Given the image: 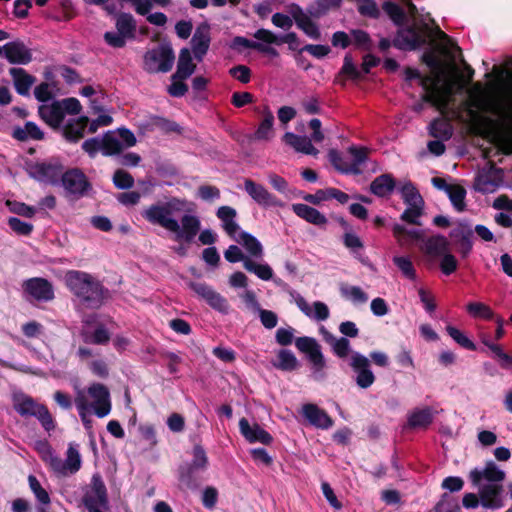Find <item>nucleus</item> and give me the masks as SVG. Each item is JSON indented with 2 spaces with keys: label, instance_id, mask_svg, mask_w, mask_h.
Instances as JSON below:
<instances>
[{
  "label": "nucleus",
  "instance_id": "1",
  "mask_svg": "<svg viewBox=\"0 0 512 512\" xmlns=\"http://www.w3.org/2000/svg\"><path fill=\"white\" fill-rule=\"evenodd\" d=\"M187 200L170 197L167 201H158L141 212V216L150 224L158 225L175 234L176 241L190 244L194 241L201 228V221L195 215L184 214L180 223L176 215L187 210Z\"/></svg>",
  "mask_w": 512,
  "mask_h": 512
},
{
  "label": "nucleus",
  "instance_id": "2",
  "mask_svg": "<svg viewBox=\"0 0 512 512\" xmlns=\"http://www.w3.org/2000/svg\"><path fill=\"white\" fill-rule=\"evenodd\" d=\"M64 282L79 303L87 309H99L108 299L110 291L93 275L80 271L68 270Z\"/></svg>",
  "mask_w": 512,
  "mask_h": 512
},
{
  "label": "nucleus",
  "instance_id": "3",
  "mask_svg": "<svg viewBox=\"0 0 512 512\" xmlns=\"http://www.w3.org/2000/svg\"><path fill=\"white\" fill-rule=\"evenodd\" d=\"M493 71L506 98V104L495 106L493 109V113L499 116V120L485 117L484 121L500 130L499 137L506 146L504 153L509 155L512 154V133L509 131L512 126V69L495 66Z\"/></svg>",
  "mask_w": 512,
  "mask_h": 512
},
{
  "label": "nucleus",
  "instance_id": "4",
  "mask_svg": "<svg viewBox=\"0 0 512 512\" xmlns=\"http://www.w3.org/2000/svg\"><path fill=\"white\" fill-rule=\"evenodd\" d=\"M429 31L428 24L414 22L405 28H400L392 43L388 38H381L378 46L382 52L387 51L391 45L400 50H416L427 43Z\"/></svg>",
  "mask_w": 512,
  "mask_h": 512
},
{
  "label": "nucleus",
  "instance_id": "5",
  "mask_svg": "<svg viewBox=\"0 0 512 512\" xmlns=\"http://www.w3.org/2000/svg\"><path fill=\"white\" fill-rule=\"evenodd\" d=\"M13 409L21 417H35L40 422L43 429L47 432L56 428V422L45 404L38 403L33 397L22 392L16 391L12 394Z\"/></svg>",
  "mask_w": 512,
  "mask_h": 512
},
{
  "label": "nucleus",
  "instance_id": "6",
  "mask_svg": "<svg viewBox=\"0 0 512 512\" xmlns=\"http://www.w3.org/2000/svg\"><path fill=\"white\" fill-rule=\"evenodd\" d=\"M64 167L58 158H50L44 161L26 159L24 170L30 178L41 182L55 185L59 182Z\"/></svg>",
  "mask_w": 512,
  "mask_h": 512
},
{
  "label": "nucleus",
  "instance_id": "7",
  "mask_svg": "<svg viewBox=\"0 0 512 512\" xmlns=\"http://www.w3.org/2000/svg\"><path fill=\"white\" fill-rule=\"evenodd\" d=\"M175 62V53L169 42L145 52L143 56V69L149 74L167 73L171 71Z\"/></svg>",
  "mask_w": 512,
  "mask_h": 512
},
{
  "label": "nucleus",
  "instance_id": "8",
  "mask_svg": "<svg viewBox=\"0 0 512 512\" xmlns=\"http://www.w3.org/2000/svg\"><path fill=\"white\" fill-rule=\"evenodd\" d=\"M187 285L198 298L205 301L213 310L222 314H228L230 308L228 300L211 285L195 281H189Z\"/></svg>",
  "mask_w": 512,
  "mask_h": 512
},
{
  "label": "nucleus",
  "instance_id": "9",
  "mask_svg": "<svg viewBox=\"0 0 512 512\" xmlns=\"http://www.w3.org/2000/svg\"><path fill=\"white\" fill-rule=\"evenodd\" d=\"M60 180L66 193L77 199L85 196L92 189L91 183L80 168H70L65 172L62 171Z\"/></svg>",
  "mask_w": 512,
  "mask_h": 512
},
{
  "label": "nucleus",
  "instance_id": "10",
  "mask_svg": "<svg viewBox=\"0 0 512 512\" xmlns=\"http://www.w3.org/2000/svg\"><path fill=\"white\" fill-rule=\"evenodd\" d=\"M350 367L356 373V384L362 389H367L375 382V375L370 368V359L359 352H352Z\"/></svg>",
  "mask_w": 512,
  "mask_h": 512
},
{
  "label": "nucleus",
  "instance_id": "11",
  "mask_svg": "<svg viewBox=\"0 0 512 512\" xmlns=\"http://www.w3.org/2000/svg\"><path fill=\"white\" fill-rule=\"evenodd\" d=\"M296 348L307 355L309 362L312 364L315 372L321 371L326 366L321 346L313 337L302 336L295 339Z\"/></svg>",
  "mask_w": 512,
  "mask_h": 512
},
{
  "label": "nucleus",
  "instance_id": "12",
  "mask_svg": "<svg viewBox=\"0 0 512 512\" xmlns=\"http://www.w3.org/2000/svg\"><path fill=\"white\" fill-rule=\"evenodd\" d=\"M503 179V169L489 162L487 170H483L477 174L474 182V189L483 194L493 192Z\"/></svg>",
  "mask_w": 512,
  "mask_h": 512
},
{
  "label": "nucleus",
  "instance_id": "13",
  "mask_svg": "<svg viewBox=\"0 0 512 512\" xmlns=\"http://www.w3.org/2000/svg\"><path fill=\"white\" fill-rule=\"evenodd\" d=\"M469 479L474 487H480L483 480L500 484L505 479V472L500 470L492 461H487L484 469L474 468L469 473Z\"/></svg>",
  "mask_w": 512,
  "mask_h": 512
},
{
  "label": "nucleus",
  "instance_id": "14",
  "mask_svg": "<svg viewBox=\"0 0 512 512\" xmlns=\"http://www.w3.org/2000/svg\"><path fill=\"white\" fill-rule=\"evenodd\" d=\"M23 290L38 301L47 302L54 299L53 286L45 278L35 277L24 281Z\"/></svg>",
  "mask_w": 512,
  "mask_h": 512
},
{
  "label": "nucleus",
  "instance_id": "15",
  "mask_svg": "<svg viewBox=\"0 0 512 512\" xmlns=\"http://www.w3.org/2000/svg\"><path fill=\"white\" fill-rule=\"evenodd\" d=\"M211 27L207 21L200 23L191 39V47L194 57L202 61L207 54L211 42Z\"/></svg>",
  "mask_w": 512,
  "mask_h": 512
},
{
  "label": "nucleus",
  "instance_id": "16",
  "mask_svg": "<svg viewBox=\"0 0 512 512\" xmlns=\"http://www.w3.org/2000/svg\"><path fill=\"white\" fill-rule=\"evenodd\" d=\"M253 36L258 41H261L267 44L268 46H270L271 44L281 45L283 43H287L290 50L298 52L300 50V40L295 32H288L285 35L277 36L268 29L260 28L254 33Z\"/></svg>",
  "mask_w": 512,
  "mask_h": 512
},
{
  "label": "nucleus",
  "instance_id": "17",
  "mask_svg": "<svg viewBox=\"0 0 512 512\" xmlns=\"http://www.w3.org/2000/svg\"><path fill=\"white\" fill-rule=\"evenodd\" d=\"M3 50L4 57L13 65H27L33 59L31 49L21 40L6 43L3 46Z\"/></svg>",
  "mask_w": 512,
  "mask_h": 512
},
{
  "label": "nucleus",
  "instance_id": "18",
  "mask_svg": "<svg viewBox=\"0 0 512 512\" xmlns=\"http://www.w3.org/2000/svg\"><path fill=\"white\" fill-rule=\"evenodd\" d=\"M88 394L95 400L93 404L95 415L99 418L107 416L111 411L108 388L101 383H94L88 388Z\"/></svg>",
  "mask_w": 512,
  "mask_h": 512
},
{
  "label": "nucleus",
  "instance_id": "19",
  "mask_svg": "<svg viewBox=\"0 0 512 512\" xmlns=\"http://www.w3.org/2000/svg\"><path fill=\"white\" fill-rule=\"evenodd\" d=\"M244 189L247 194L260 206H281L280 201L270 193L262 184H258L251 179H245Z\"/></svg>",
  "mask_w": 512,
  "mask_h": 512
},
{
  "label": "nucleus",
  "instance_id": "20",
  "mask_svg": "<svg viewBox=\"0 0 512 512\" xmlns=\"http://www.w3.org/2000/svg\"><path fill=\"white\" fill-rule=\"evenodd\" d=\"M502 484L489 483L479 487L481 506L486 509L496 510L503 507Z\"/></svg>",
  "mask_w": 512,
  "mask_h": 512
},
{
  "label": "nucleus",
  "instance_id": "21",
  "mask_svg": "<svg viewBox=\"0 0 512 512\" xmlns=\"http://www.w3.org/2000/svg\"><path fill=\"white\" fill-rule=\"evenodd\" d=\"M239 429L242 436L250 443L270 445L273 442V437L269 432L257 423L251 426L244 417L239 420Z\"/></svg>",
  "mask_w": 512,
  "mask_h": 512
},
{
  "label": "nucleus",
  "instance_id": "22",
  "mask_svg": "<svg viewBox=\"0 0 512 512\" xmlns=\"http://www.w3.org/2000/svg\"><path fill=\"white\" fill-rule=\"evenodd\" d=\"M291 15L297 27L313 40L321 38L319 26L306 15L299 5H293Z\"/></svg>",
  "mask_w": 512,
  "mask_h": 512
},
{
  "label": "nucleus",
  "instance_id": "23",
  "mask_svg": "<svg viewBox=\"0 0 512 512\" xmlns=\"http://www.w3.org/2000/svg\"><path fill=\"white\" fill-rule=\"evenodd\" d=\"M302 414L311 425L317 428L329 429L334 424L333 419L327 414V412L320 409L315 404L309 403L303 405Z\"/></svg>",
  "mask_w": 512,
  "mask_h": 512
},
{
  "label": "nucleus",
  "instance_id": "24",
  "mask_svg": "<svg viewBox=\"0 0 512 512\" xmlns=\"http://www.w3.org/2000/svg\"><path fill=\"white\" fill-rule=\"evenodd\" d=\"M38 114L39 117L54 130L60 129L64 120L60 101H54L51 105L39 106Z\"/></svg>",
  "mask_w": 512,
  "mask_h": 512
},
{
  "label": "nucleus",
  "instance_id": "25",
  "mask_svg": "<svg viewBox=\"0 0 512 512\" xmlns=\"http://www.w3.org/2000/svg\"><path fill=\"white\" fill-rule=\"evenodd\" d=\"M89 124L87 116H80L77 119H69L62 128V135L69 143H77L84 137L85 130Z\"/></svg>",
  "mask_w": 512,
  "mask_h": 512
},
{
  "label": "nucleus",
  "instance_id": "26",
  "mask_svg": "<svg viewBox=\"0 0 512 512\" xmlns=\"http://www.w3.org/2000/svg\"><path fill=\"white\" fill-rule=\"evenodd\" d=\"M282 141L292 147L296 152L303 153L305 155L317 156L319 150L312 144V140L307 136L296 135L293 132H286Z\"/></svg>",
  "mask_w": 512,
  "mask_h": 512
},
{
  "label": "nucleus",
  "instance_id": "27",
  "mask_svg": "<svg viewBox=\"0 0 512 512\" xmlns=\"http://www.w3.org/2000/svg\"><path fill=\"white\" fill-rule=\"evenodd\" d=\"M230 48L233 50H238V51H240V48L253 49V50H256L262 54H266L271 57L279 56L278 51L275 48H273L272 46H268L267 44H265L263 42L252 41L243 36L234 37L230 44Z\"/></svg>",
  "mask_w": 512,
  "mask_h": 512
},
{
  "label": "nucleus",
  "instance_id": "28",
  "mask_svg": "<svg viewBox=\"0 0 512 512\" xmlns=\"http://www.w3.org/2000/svg\"><path fill=\"white\" fill-rule=\"evenodd\" d=\"M9 74L13 79L16 92L21 96H28L36 78L23 68H10Z\"/></svg>",
  "mask_w": 512,
  "mask_h": 512
},
{
  "label": "nucleus",
  "instance_id": "29",
  "mask_svg": "<svg viewBox=\"0 0 512 512\" xmlns=\"http://www.w3.org/2000/svg\"><path fill=\"white\" fill-rule=\"evenodd\" d=\"M196 65L193 63L191 52L188 48H182L179 53L176 72L171 76V80H185L195 71Z\"/></svg>",
  "mask_w": 512,
  "mask_h": 512
},
{
  "label": "nucleus",
  "instance_id": "30",
  "mask_svg": "<svg viewBox=\"0 0 512 512\" xmlns=\"http://www.w3.org/2000/svg\"><path fill=\"white\" fill-rule=\"evenodd\" d=\"M292 211L300 218L308 223L316 226H324L327 223V218L324 214L309 205L302 203L292 204Z\"/></svg>",
  "mask_w": 512,
  "mask_h": 512
},
{
  "label": "nucleus",
  "instance_id": "31",
  "mask_svg": "<svg viewBox=\"0 0 512 512\" xmlns=\"http://www.w3.org/2000/svg\"><path fill=\"white\" fill-rule=\"evenodd\" d=\"M396 187V181L392 174L385 173L377 176L370 184V192L377 197H387Z\"/></svg>",
  "mask_w": 512,
  "mask_h": 512
},
{
  "label": "nucleus",
  "instance_id": "32",
  "mask_svg": "<svg viewBox=\"0 0 512 512\" xmlns=\"http://www.w3.org/2000/svg\"><path fill=\"white\" fill-rule=\"evenodd\" d=\"M146 128L148 131L160 130L165 134H181L183 131L182 127L177 122L156 115L149 117Z\"/></svg>",
  "mask_w": 512,
  "mask_h": 512
},
{
  "label": "nucleus",
  "instance_id": "33",
  "mask_svg": "<svg viewBox=\"0 0 512 512\" xmlns=\"http://www.w3.org/2000/svg\"><path fill=\"white\" fill-rule=\"evenodd\" d=\"M420 86L425 90V93L422 95V101L425 103H429L433 106H439L440 105V96L438 93V78H433L431 76H424L422 77L420 75Z\"/></svg>",
  "mask_w": 512,
  "mask_h": 512
},
{
  "label": "nucleus",
  "instance_id": "34",
  "mask_svg": "<svg viewBox=\"0 0 512 512\" xmlns=\"http://www.w3.org/2000/svg\"><path fill=\"white\" fill-rule=\"evenodd\" d=\"M449 237L453 240L456 246L473 239L474 231L470 221L467 219L458 220L455 223V226L451 229Z\"/></svg>",
  "mask_w": 512,
  "mask_h": 512
},
{
  "label": "nucleus",
  "instance_id": "35",
  "mask_svg": "<svg viewBox=\"0 0 512 512\" xmlns=\"http://www.w3.org/2000/svg\"><path fill=\"white\" fill-rule=\"evenodd\" d=\"M12 137L18 141H26L31 138L33 140H43L44 132L32 121L25 123L24 128L17 126L13 129Z\"/></svg>",
  "mask_w": 512,
  "mask_h": 512
},
{
  "label": "nucleus",
  "instance_id": "36",
  "mask_svg": "<svg viewBox=\"0 0 512 512\" xmlns=\"http://www.w3.org/2000/svg\"><path fill=\"white\" fill-rule=\"evenodd\" d=\"M449 250V242L443 235H434L425 242V253L432 257H441Z\"/></svg>",
  "mask_w": 512,
  "mask_h": 512
},
{
  "label": "nucleus",
  "instance_id": "37",
  "mask_svg": "<svg viewBox=\"0 0 512 512\" xmlns=\"http://www.w3.org/2000/svg\"><path fill=\"white\" fill-rule=\"evenodd\" d=\"M429 134L435 139L447 141L453 135V126L449 120L437 118L430 123Z\"/></svg>",
  "mask_w": 512,
  "mask_h": 512
},
{
  "label": "nucleus",
  "instance_id": "38",
  "mask_svg": "<svg viewBox=\"0 0 512 512\" xmlns=\"http://www.w3.org/2000/svg\"><path fill=\"white\" fill-rule=\"evenodd\" d=\"M273 366L278 370L291 372L298 369L300 363L291 350L281 349L277 353V361Z\"/></svg>",
  "mask_w": 512,
  "mask_h": 512
},
{
  "label": "nucleus",
  "instance_id": "39",
  "mask_svg": "<svg viewBox=\"0 0 512 512\" xmlns=\"http://www.w3.org/2000/svg\"><path fill=\"white\" fill-rule=\"evenodd\" d=\"M239 242L245 250L255 258H261L263 255V246L260 241L252 234L242 231L239 233L238 238L235 239Z\"/></svg>",
  "mask_w": 512,
  "mask_h": 512
},
{
  "label": "nucleus",
  "instance_id": "40",
  "mask_svg": "<svg viewBox=\"0 0 512 512\" xmlns=\"http://www.w3.org/2000/svg\"><path fill=\"white\" fill-rule=\"evenodd\" d=\"M433 422V413L430 407L415 409L408 417L410 428H427Z\"/></svg>",
  "mask_w": 512,
  "mask_h": 512
},
{
  "label": "nucleus",
  "instance_id": "41",
  "mask_svg": "<svg viewBox=\"0 0 512 512\" xmlns=\"http://www.w3.org/2000/svg\"><path fill=\"white\" fill-rule=\"evenodd\" d=\"M343 244L347 249L350 250V252L358 261L364 265L367 264L368 258L360 253V251L364 248V244L359 236L352 232H346L343 235Z\"/></svg>",
  "mask_w": 512,
  "mask_h": 512
},
{
  "label": "nucleus",
  "instance_id": "42",
  "mask_svg": "<svg viewBox=\"0 0 512 512\" xmlns=\"http://www.w3.org/2000/svg\"><path fill=\"white\" fill-rule=\"evenodd\" d=\"M198 469L188 463L179 467V481L187 489L195 490L200 485V478L197 475Z\"/></svg>",
  "mask_w": 512,
  "mask_h": 512
},
{
  "label": "nucleus",
  "instance_id": "43",
  "mask_svg": "<svg viewBox=\"0 0 512 512\" xmlns=\"http://www.w3.org/2000/svg\"><path fill=\"white\" fill-rule=\"evenodd\" d=\"M401 195L407 206H424V200L415 185L408 181L401 187Z\"/></svg>",
  "mask_w": 512,
  "mask_h": 512
},
{
  "label": "nucleus",
  "instance_id": "44",
  "mask_svg": "<svg viewBox=\"0 0 512 512\" xmlns=\"http://www.w3.org/2000/svg\"><path fill=\"white\" fill-rule=\"evenodd\" d=\"M102 154L104 156H113L120 154L123 150L122 142L114 136L112 131H107L104 133L102 140Z\"/></svg>",
  "mask_w": 512,
  "mask_h": 512
},
{
  "label": "nucleus",
  "instance_id": "45",
  "mask_svg": "<svg viewBox=\"0 0 512 512\" xmlns=\"http://www.w3.org/2000/svg\"><path fill=\"white\" fill-rule=\"evenodd\" d=\"M274 115L268 107L265 108L264 118L260 122L254 137L257 140H269L273 133Z\"/></svg>",
  "mask_w": 512,
  "mask_h": 512
},
{
  "label": "nucleus",
  "instance_id": "46",
  "mask_svg": "<svg viewBox=\"0 0 512 512\" xmlns=\"http://www.w3.org/2000/svg\"><path fill=\"white\" fill-rule=\"evenodd\" d=\"M117 32L125 38H134L136 23L133 16L129 13H121L116 20Z\"/></svg>",
  "mask_w": 512,
  "mask_h": 512
},
{
  "label": "nucleus",
  "instance_id": "47",
  "mask_svg": "<svg viewBox=\"0 0 512 512\" xmlns=\"http://www.w3.org/2000/svg\"><path fill=\"white\" fill-rule=\"evenodd\" d=\"M244 269L264 281H268L273 277V270L267 263L260 264L252 259H245Z\"/></svg>",
  "mask_w": 512,
  "mask_h": 512
},
{
  "label": "nucleus",
  "instance_id": "48",
  "mask_svg": "<svg viewBox=\"0 0 512 512\" xmlns=\"http://www.w3.org/2000/svg\"><path fill=\"white\" fill-rule=\"evenodd\" d=\"M383 11L389 16L393 23L397 26H403L407 21L405 11L393 1H385L382 4Z\"/></svg>",
  "mask_w": 512,
  "mask_h": 512
},
{
  "label": "nucleus",
  "instance_id": "49",
  "mask_svg": "<svg viewBox=\"0 0 512 512\" xmlns=\"http://www.w3.org/2000/svg\"><path fill=\"white\" fill-rule=\"evenodd\" d=\"M453 205L454 209L458 212H462L466 209V189L460 184H453L446 193Z\"/></svg>",
  "mask_w": 512,
  "mask_h": 512
},
{
  "label": "nucleus",
  "instance_id": "50",
  "mask_svg": "<svg viewBox=\"0 0 512 512\" xmlns=\"http://www.w3.org/2000/svg\"><path fill=\"white\" fill-rule=\"evenodd\" d=\"M348 152L353 156V162L350 164V169H355L357 172L352 173L353 175L361 174L362 171L360 169V166L365 163V161L368 158L369 149L364 146H355L352 145L348 148Z\"/></svg>",
  "mask_w": 512,
  "mask_h": 512
},
{
  "label": "nucleus",
  "instance_id": "51",
  "mask_svg": "<svg viewBox=\"0 0 512 512\" xmlns=\"http://www.w3.org/2000/svg\"><path fill=\"white\" fill-rule=\"evenodd\" d=\"M352 44L356 49L361 51H371L373 48V41L370 35L362 29L351 30Z\"/></svg>",
  "mask_w": 512,
  "mask_h": 512
},
{
  "label": "nucleus",
  "instance_id": "52",
  "mask_svg": "<svg viewBox=\"0 0 512 512\" xmlns=\"http://www.w3.org/2000/svg\"><path fill=\"white\" fill-rule=\"evenodd\" d=\"M394 237L399 241L409 239L412 241L423 240V232L417 229H407L404 225L394 224L392 227Z\"/></svg>",
  "mask_w": 512,
  "mask_h": 512
},
{
  "label": "nucleus",
  "instance_id": "53",
  "mask_svg": "<svg viewBox=\"0 0 512 512\" xmlns=\"http://www.w3.org/2000/svg\"><path fill=\"white\" fill-rule=\"evenodd\" d=\"M328 159L331 165L343 174L356 173L355 169H350V164L343 158L342 154L336 149H330L328 152Z\"/></svg>",
  "mask_w": 512,
  "mask_h": 512
},
{
  "label": "nucleus",
  "instance_id": "54",
  "mask_svg": "<svg viewBox=\"0 0 512 512\" xmlns=\"http://www.w3.org/2000/svg\"><path fill=\"white\" fill-rule=\"evenodd\" d=\"M467 312L474 318H482L492 320L494 318L493 310L486 304L481 302H470L466 306Z\"/></svg>",
  "mask_w": 512,
  "mask_h": 512
},
{
  "label": "nucleus",
  "instance_id": "55",
  "mask_svg": "<svg viewBox=\"0 0 512 512\" xmlns=\"http://www.w3.org/2000/svg\"><path fill=\"white\" fill-rule=\"evenodd\" d=\"M446 332L461 347L469 351L477 350L476 344L472 340H470L466 335H464L458 328L448 325L446 327Z\"/></svg>",
  "mask_w": 512,
  "mask_h": 512
},
{
  "label": "nucleus",
  "instance_id": "56",
  "mask_svg": "<svg viewBox=\"0 0 512 512\" xmlns=\"http://www.w3.org/2000/svg\"><path fill=\"white\" fill-rule=\"evenodd\" d=\"M340 293L343 297L350 299L354 303L363 304L367 302V294L359 286L342 285Z\"/></svg>",
  "mask_w": 512,
  "mask_h": 512
},
{
  "label": "nucleus",
  "instance_id": "57",
  "mask_svg": "<svg viewBox=\"0 0 512 512\" xmlns=\"http://www.w3.org/2000/svg\"><path fill=\"white\" fill-rule=\"evenodd\" d=\"M83 338L86 343L105 345L110 340V333L104 325L100 324L92 334H83Z\"/></svg>",
  "mask_w": 512,
  "mask_h": 512
},
{
  "label": "nucleus",
  "instance_id": "58",
  "mask_svg": "<svg viewBox=\"0 0 512 512\" xmlns=\"http://www.w3.org/2000/svg\"><path fill=\"white\" fill-rule=\"evenodd\" d=\"M113 184L121 190L130 189L134 186L133 176L123 169H117L112 177Z\"/></svg>",
  "mask_w": 512,
  "mask_h": 512
},
{
  "label": "nucleus",
  "instance_id": "59",
  "mask_svg": "<svg viewBox=\"0 0 512 512\" xmlns=\"http://www.w3.org/2000/svg\"><path fill=\"white\" fill-rule=\"evenodd\" d=\"M393 263L398 267V269L402 272V274L410 279H416V270L414 265L409 257L406 256H395L393 258Z\"/></svg>",
  "mask_w": 512,
  "mask_h": 512
},
{
  "label": "nucleus",
  "instance_id": "60",
  "mask_svg": "<svg viewBox=\"0 0 512 512\" xmlns=\"http://www.w3.org/2000/svg\"><path fill=\"white\" fill-rule=\"evenodd\" d=\"M435 510L436 512H461V507L455 498L444 493L435 505Z\"/></svg>",
  "mask_w": 512,
  "mask_h": 512
},
{
  "label": "nucleus",
  "instance_id": "61",
  "mask_svg": "<svg viewBox=\"0 0 512 512\" xmlns=\"http://www.w3.org/2000/svg\"><path fill=\"white\" fill-rule=\"evenodd\" d=\"M67 458L65 460L69 473L74 474L81 468V456L79 451L73 444H69L67 449Z\"/></svg>",
  "mask_w": 512,
  "mask_h": 512
},
{
  "label": "nucleus",
  "instance_id": "62",
  "mask_svg": "<svg viewBox=\"0 0 512 512\" xmlns=\"http://www.w3.org/2000/svg\"><path fill=\"white\" fill-rule=\"evenodd\" d=\"M29 487L34 493L37 500L42 504L50 503V496L48 492L41 486L40 482L34 475L28 477Z\"/></svg>",
  "mask_w": 512,
  "mask_h": 512
},
{
  "label": "nucleus",
  "instance_id": "63",
  "mask_svg": "<svg viewBox=\"0 0 512 512\" xmlns=\"http://www.w3.org/2000/svg\"><path fill=\"white\" fill-rule=\"evenodd\" d=\"M8 225L13 232L21 236H29L34 228L31 223L22 221L17 217H10L8 219Z\"/></svg>",
  "mask_w": 512,
  "mask_h": 512
},
{
  "label": "nucleus",
  "instance_id": "64",
  "mask_svg": "<svg viewBox=\"0 0 512 512\" xmlns=\"http://www.w3.org/2000/svg\"><path fill=\"white\" fill-rule=\"evenodd\" d=\"M188 464L198 470H205L207 468L208 457L201 445H195L193 447V459L192 462Z\"/></svg>",
  "mask_w": 512,
  "mask_h": 512
}]
</instances>
